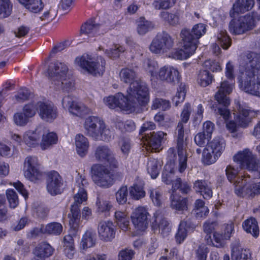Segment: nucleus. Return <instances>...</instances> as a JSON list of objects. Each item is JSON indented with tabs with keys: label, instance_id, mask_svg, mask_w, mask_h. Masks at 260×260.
<instances>
[{
	"label": "nucleus",
	"instance_id": "dca6fc26",
	"mask_svg": "<svg viewBox=\"0 0 260 260\" xmlns=\"http://www.w3.org/2000/svg\"><path fill=\"white\" fill-rule=\"evenodd\" d=\"M24 175L27 179L33 182H37L42 178L43 173L40 170L37 157L28 156L25 158Z\"/></svg>",
	"mask_w": 260,
	"mask_h": 260
},
{
	"label": "nucleus",
	"instance_id": "c756f323",
	"mask_svg": "<svg viewBox=\"0 0 260 260\" xmlns=\"http://www.w3.org/2000/svg\"><path fill=\"white\" fill-rule=\"evenodd\" d=\"M43 133V127L39 126L34 131H28L23 135V141L29 147H35L39 144L40 137Z\"/></svg>",
	"mask_w": 260,
	"mask_h": 260
},
{
	"label": "nucleus",
	"instance_id": "412c9836",
	"mask_svg": "<svg viewBox=\"0 0 260 260\" xmlns=\"http://www.w3.org/2000/svg\"><path fill=\"white\" fill-rule=\"evenodd\" d=\"M157 78L174 85L179 82L181 76L176 68L170 66H165L159 69Z\"/></svg>",
	"mask_w": 260,
	"mask_h": 260
},
{
	"label": "nucleus",
	"instance_id": "de8ad7c7",
	"mask_svg": "<svg viewBox=\"0 0 260 260\" xmlns=\"http://www.w3.org/2000/svg\"><path fill=\"white\" fill-rule=\"evenodd\" d=\"M99 134L95 140H101L106 142L109 141L113 136V132L106 125L105 122L102 123L100 126Z\"/></svg>",
	"mask_w": 260,
	"mask_h": 260
},
{
	"label": "nucleus",
	"instance_id": "2f4dec72",
	"mask_svg": "<svg viewBox=\"0 0 260 260\" xmlns=\"http://www.w3.org/2000/svg\"><path fill=\"white\" fill-rule=\"evenodd\" d=\"M170 206L172 209L177 211L187 210L188 199L186 198L182 197L177 193H171L170 196Z\"/></svg>",
	"mask_w": 260,
	"mask_h": 260
},
{
	"label": "nucleus",
	"instance_id": "6ab92c4d",
	"mask_svg": "<svg viewBox=\"0 0 260 260\" xmlns=\"http://www.w3.org/2000/svg\"><path fill=\"white\" fill-rule=\"evenodd\" d=\"M47 190L51 196L61 194L63 190V180L58 172L51 171L48 174Z\"/></svg>",
	"mask_w": 260,
	"mask_h": 260
},
{
	"label": "nucleus",
	"instance_id": "e433bc0d",
	"mask_svg": "<svg viewBox=\"0 0 260 260\" xmlns=\"http://www.w3.org/2000/svg\"><path fill=\"white\" fill-rule=\"evenodd\" d=\"M242 226L247 233L251 234L254 237L259 235V227L257 221L254 218L250 217L243 221Z\"/></svg>",
	"mask_w": 260,
	"mask_h": 260
},
{
	"label": "nucleus",
	"instance_id": "1a4fd4ad",
	"mask_svg": "<svg viewBox=\"0 0 260 260\" xmlns=\"http://www.w3.org/2000/svg\"><path fill=\"white\" fill-rule=\"evenodd\" d=\"M234 160L239 162L241 168L250 171L253 178H260L259 161L249 149L239 152L234 156Z\"/></svg>",
	"mask_w": 260,
	"mask_h": 260
},
{
	"label": "nucleus",
	"instance_id": "4d7b16f0",
	"mask_svg": "<svg viewBox=\"0 0 260 260\" xmlns=\"http://www.w3.org/2000/svg\"><path fill=\"white\" fill-rule=\"evenodd\" d=\"M6 196L10 208H15L19 204V199L16 192L12 189L6 191Z\"/></svg>",
	"mask_w": 260,
	"mask_h": 260
},
{
	"label": "nucleus",
	"instance_id": "f704fd0d",
	"mask_svg": "<svg viewBox=\"0 0 260 260\" xmlns=\"http://www.w3.org/2000/svg\"><path fill=\"white\" fill-rule=\"evenodd\" d=\"M193 188L197 192H200L205 199H210L212 196L211 188L205 180L196 181L193 184Z\"/></svg>",
	"mask_w": 260,
	"mask_h": 260
},
{
	"label": "nucleus",
	"instance_id": "a211bd4d",
	"mask_svg": "<svg viewBox=\"0 0 260 260\" xmlns=\"http://www.w3.org/2000/svg\"><path fill=\"white\" fill-rule=\"evenodd\" d=\"M62 105L72 115L82 117L90 113V109L85 105L73 100L71 96H64L62 100Z\"/></svg>",
	"mask_w": 260,
	"mask_h": 260
},
{
	"label": "nucleus",
	"instance_id": "423d86ee",
	"mask_svg": "<svg viewBox=\"0 0 260 260\" xmlns=\"http://www.w3.org/2000/svg\"><path fill=\"white\" fill-rule=\"evenodd\" d=\"M93 182L98 186L108 188L115 180H121L123 175L120 172H111L106 166L101 164H93L90 169Z\"/></svg>",
	"mask_w": 260,
	"mask_h": 260
},
{
	"label": "nucleus",
	"instance_id": "20e7f679",
	"mask_svg": "<svg viewBox=\"0 0 260 260\" xmlns=\"http://www.w3.org/2000/svg\"><path fill=\"white\" fill-rule=\"evenodd\" d=\"M88 183L87 180L81 176L76 178V182L73 188L74 202L71 205L70 213L68 214L70 218L69 224L74 230H77L80 223L81 213L80 205L87 199L86 188Z\"/></svg>",
	"mask_w": 260,
	"mask_h": 260
},
{
	"label": "nucleus",
	"instance_id": "393cba45",
	"mask_svg": "<svg viewBox=\"0 0 260 260\" xmlns=\"http://www.w3.org/2000/svg\"><path fill=\"white\" fill-rule=\"evenodd\" d=\"M154 220L152 228L154 231H158L161 235L166 236L171 231L170 223L159 211H156L153 216Z\"/></svg>",
	"mask_w": 260,
	"mask_h": 260
},
{
	"label": "nucleus",
	"instance_id": "4468645a",
	"mask_svg": "<svg viewBox=\"0 0 260 260\" xmlns=\"http://www.w3.org/2000/svg\"><path fill=\"white\" fill-rule=\"evenodd\" d=\"M93 157L97 162H107L112 169H117L119 167V162L113 151L108 145H100L96 146L93 151Z\"/></svg>",
	"mask_w": 260,
	"mask_h": 260
},
{
	"label": "nucleus",
	"instance_id": "f8f14e48",
	"mask_svg": "<svg viewBox=\"0 0 260 260\" xmlns=\"http://www.w3.org/2000/svg\"><path fill=\"white\" fill-rule=\"evenodd\" d=\"M174 45L172 37L166 31L157 34L149 46L151 52L155 54L167 53L172 49Z\"/></svg>",
	"mask_w": 260,
	"mask_h": 260
},
{
	"label": "nucleus",
	"instance_id": "680f3d73",
	"mask_svg": "<svg viewBox=\"0 0 260 260\" xmlns=\"http://www.w3.org/2000/svg\"><path fill=\"white\" fill-rule=\"evenodd\" d=\"M38 109L37 104L34 103H28L25 105L22 109V112L28 119L34 117L36 113V110Z\"/></svg>",
	"mask_w": 260,
	"mask_h": 260
},
{
	"label": "nucleus",
	"instance_id": "9d476101",
	"mask_svg": "<svg viewBox=\"0 0 260 260\" xmlns=\"http://www.w3.org/2000/svg\"><path fill=\"white\" fill-rule=\"evenodd\" d=\"M233 88L232 83L224 81L221 83L218 91L215 95V100L218 104L223 106V107L219 106L215 111L217 114L222 116L225 120L228 119L230 116V111L228 109V107L230 104V100L227 96V94L232 92Z\"/></svg>",
	"mask_w": 260,
	"mask_h": 260
},
{
	"label": "nucleus",
	"instance_id": "3c124183",
	"mask_svg": "<svg viewBox=\"0 0 260 260\" xmlns=\"http://www.w3.org/2000/svg\"><path fill=\"white\" fill-rule=\"evenodd\" d=\"M12 5L10 0H0V18L9 16L12 12Z\"/></svg>",
	"mask_w": 260,
	"mask_h": 260
},
{
	"label": "nucleus",
	"instance_id": "0e129e2a",
	"mask_svg": "<svg viewBox=\"0 0 260 260\" xmlns=\"http://www.w3.org/2000/svg\"><path fill=\"white\" fill-rule=\"evenodd\" d=\"M203 67L205 70H209L213 72L221 70V67L218 62L210 59L206 60L203 64Z\"/></svg>",
	"mask_w": 260,
	"mask_h": 260
},
{
	"label": "nucleus",
	"instance_id": "c9c22d12",
	"mask_svg": "<svg viewBox=\"0 0 260 260\" xmlns=\"http://www.w3.org/2000/svg\"><path fill=\"white\" fill-rule=\"evenodd\" d=\"M251 257L250 252L248 250L243 249L237 243L232 247V260H250Z\"/></svg>",
	"mask_w": 260,
	"mask_h": 260
},
{
	"label": "nucleus",
	"instance_id": "b1692460",
	"mask_svg": "<svg viewBox=\"0 0 260 260\" xmlns=\"http://www.w3.org/2000/svg\"><path fill=\"white\" fill-rule=\"evenodd\" d=\"M68 71V68L64 63L57 61L49 66L48 74L51 80L59 81L66 77Z\"/></svg>",
	"mask_w": 260,
	"mask_h": 260
},
{
	"label": "nucleus",
	"instance_id": "a19ab883",
	"mask_svg": "<svg viewBox=\"0 0 260 260\" xmlns=\"http://www.w3.org/2000/svg\"><path fill=\"white\" fill-rule=\"evenodd\" d=\"M63 227L59 222H53L45 225H44V234L58 236L61 234Z\"/></svg>",
	"mask_w": 260,
	"mask_h": 260
},
{
	"label": "nucleus",
	"instance_id": "a18cd8bd",
	"mask_svg": "<svg viewBox=\"0 0 260 260\" xmlns=\"http://www.w3.org/2000/svg\"><path fill=\"white\" fill-rule=\"evenodd\" d=\"M43 129H44L43 128ZM43 136L41 147L43 150H45L50 147L51 145L56 144L57 142V137L56 134L50 133L46 136L44 135V129L42 135Z\"/></svg>",
	"mask_w": 260,
	"mask_h": 260
},
{
	"label": "nucleus",
	"instance_id": "0eeeda50",
	"mask_svg": "<svg viewBox=\"0 0 260 260\" xmlns=\"http://www.w3.org/2000/svg\"><path fill=\"white\" fill-rule=\"evenodd\" d=\"M106 105L110 109L118 107L121 110L128 113L135 112L140 106L146 105L141 103L134 98H130L128 94L125 96L123 93L118 92L114 96H109L104 99Z\"/></svg>",
	"mask_w": 260,
	"mask_h": 260
},
{
	"label": "nucleus",
	"instance_id": "09e8293b",
	"mask_svg": "<svg viewBox=\"0 0 260 260\" xmlns=\"http://www.w3.org/2000/svg\"><path fill=\"white\" fill-rule=\"evenodd\" d=\"M96 206V211L99 213H107L112 207L110 201L104 200L99 196L97 197Z\"/></svg>",
	"mask_w": 260,
	"mask_h": 260
},
{
	"label": "nucleus",
	"instance_id": "9b49d317",
	"mask_svg": "<svg viewBox=\"0 0 260 260\" xmlns=\"http://www.w3.org/2000/svg\"><path fill=\"white\" fill-rule=\"evenodd\" d=\"M225 146L224 142L219 139H214L209 142L203 152V163L206 165L215 163L223 152Z\"/></svg>",
	"mask_w": 260,
	"mask_h": 260
},
{
	"label": "nucleus",
	"instance_id": "774afa93",
	"mask_svg": "<svg viewBox=\"0 0 260 260\" xmlns=\"http://www.w3.org/2000/svg\"><path fill=\"white\" fill-rule=\"evenodd\" d=\"M135 252L131 249L125 248L119 252L118 255V260H132Z\"/></svg>",
	"mask_w": 260,
	"mask_h": 260
},
{
	"label": "nucleus",
	"instance_id": "bb28decb",
	"mask_svg": "<svg viewBox=\"0 0 260 260\" xmlns=\"http://www.w3.org/2000/svg\"><path fill=\"white\" fill-rule=\"evenodd\" d=\"M98 231L100 238L104 241H110L115 237V231L112 221H103L99 223Z\"/></svg>",
	"mask_w": 260,
	"mask_h": 260
},
{
	"label": "nucleus",
	"instance_id": "ea45409f",
	"mask_svg": "<svg viewBox=\"0 0 260 260\" xmlns=\"http://www.w3.org/2000/svg\"><path fill=\"white\" fill-rule=\"evenodd\" d=\"M30 12L38 13L42 10L44 5L41 0H17Z\"/></svg>",
	"mask_w": 260,
	"mask_h": 260
},
{
	"label": "nucleus",
	"instance_id": "e2e57ef3",
	"mask_svg": "<svg viewBox=\"0 0 260 260\" xmlns=\"http://www.w3.org/2000/svg\"><path fill=\"white\" fill-rule=\"evenodd\" d=\"M30 96V92L26 88H21L16 94L13 100L17 103H22L28 100Z\"/></svg>",
	"mask_w": 260,
	"mask_h": 260
},
{
	"label": "nucleus",
	"instance_id": "bf43d9fd",
	"mask_svg": "<svg viewBox=\"0 0 260 260\" xmlns=\"http://www.w3.org/2000/svg\"><path fill=\"white\" fill-rule=\"evenodd\" d=\"M186 95L185 85L181 84L179 87L177 89L176 95L173 98L172 101L175 106H177L179 103H182L185 99Z\"/></svg>",
	"mask_w": 260,
	"mask_h": 260
},
{
	"label": "nucleus",
	"instance_id": "39448f33",
	"mask_svg": "<svg viewBox=\"0 0 260 260\" xmlns=\"http://www.w3.org/2000/svg\"><path fill=\"white\" fill-rule=\"evenodd\" d=\"M192 109L189 104L186 103L181 114V121L178 123L176 128L175 137L176 148L179 156L180 172H182L187 167V156L186 149L187 146V138L184 137L183 123H186L189 120Z\"/></svg>",
	"mask_w": 260,
	"mask_h": 260
},
{
	"label": "nucleus",
	"instance_id": "2eb2a0df",
	"mask_svg": "<svg viewBox=\"0 0 260 260\" xmlns=\"http://www.w3.org/2000/svg\"><path fill=\"white\" fill-rule=\"evenodd\" d=\"M250 175H247L246 179L239 178L235 183V193L239 196H248L253 197L260 194V182L250 184Z\"/></svg>",
	"mask_w": 260,
	"mask_h": 260
},
{
	"label": "nucleus",
	"instance_id": "ddd939ff",
	"mask_svg": "<svg viewBox=\"0 0 260 260\" xmlns=\"http://www.w3.org/2000/svg\"><path fill=\"white\" fill-rule=\"evenodd\" d=\"M112 28V25L109 20L96 23L93 20H89L81 27V35H86L89 38H93L98 35H103Z\"/></svg>",
	"mask_w": 260,
	"mask_h": 260
},
{
	"label": "nucleus",
	"instance_id": "a878e982",
	"mask_svg": "<svg viewBox=\"0 0 260 260\" xmlns=\"http://www.w3.org/2000/svg\"><path fill=\"white\" fill-rule=\"evenodd\" d=\"M103 120L97 117L89 116L84 122V127L86 135L93 139H97L99 134L100 126Z\"/></svg>",
	"mask_w": 260,
	"mask_h": 260
},
{
	"label": "nucleus",
	"instance_id": "f3484780",
	"mask_svg": "<svg viewBox=\"0 0 260 260\" xmlns=\"http://www.w3.org/2000/svg\"><path fill=\"white\" fill-rule=\"evenodd\" d=\"M236 18H233L229 23V30L232 34L241 35L253 28L254 19L251 16H241L238 19Z\"/></svg>",
	"mask_w": 260,
	"mask_h": 260
},
{
	"label": "nucleus",
	"instance_id": "7ed1b4c3",
	"mask_svg": "<svg viewBox=\"0 0 260 260\" xmlns=\"http://www.w3.org/2000/svg\"><path fill=\"white\" fill-rule=\"evenodd\" d=\"M120 80L129 84L127 93L130 98H134L147 105L149 101L148 88L146 84L138 79L137 72L132 68H125L119 72Z\"/></svg>",
	"mask_w": 260,
	"mask_h": 260
},
{
	"label": "nucleus",
	"instance_id": "aec40b11",
	"mask_svg": "<svg viewBox=\"0 0 260 260\" xmlns=\"http://www.w3.org/2000/svg\"><path fill=\"white\" fill-rule=\"evenodd\" d=\"M238 113L236 116V120L239 126L242 127H247L259 114L258 111L251 109L250 108L239 105Z\"/></svg>",
	"mask_w": 260,
	"mask_h": 260
},
{
	"label": "nucleus",
	"instance_id": "338daca9",
	"mask_svg": "<svg viewBox=\"0 0 260 260\" xmlns=\"http://www.w3.org/2000/svg\"><path fill=\"white\" fill-rule=\"evenodd\" d=\"M29 119L23 114V112H18L14 114L13 120L14 123L19 126H24L28 122Z\"/></svg>",
	"mask_w": 260,
	"mask_h": 260
},
{
	"label": "nucleus",
	"instance_id": "6e6d98bb",
	"mask_svg": "<svg viewBox=\"0 0 260 260\" xmlns=\"http://www.w3.org/2000/svg\"><path fill=\"white\" fill-rule=\"evenodd\" d=\"M187 222L185 221H181L180 223L175 236L176 242L179 244L182 242L187 237V233L185 228Z\"/></svg>",
	"mask_w": 260,
	"mask_h": 260
},
{
	"label": "nucleus",
	"instance_id": "7c9ffc66",
	"mask_svg": "<svg viewBox=\"0 0 260 260\" xmlns=\"http://www.w3.org/2000/svg\"><path fill=\"white\" fill-rule=\"evenodd\" d=\"M54 251V249L48 243L42 242L39 244L35 248V255L41 260L51 256Z\"/></svg>",
	"mask_w": 260,
	"mask_h": 260
},
{
	"label": "nucleus",
	"instance_id": "603ef678",
	"mask_svg": "<svg viewBox=\"0 0 260 260\" xmlns=\"http://www.w3.org/2000/svg\"><path fill=\"white\" fill-rule=\"evenodd\" d=\"M148 193L153 203L157 206H160L162 201V192L160 189L150 187Z\"/></svg>",
	"mask_w": 260,
	"mask_h": 260
},
{
	"label": "nucleus",
	"instance_id": "4be33fe9",
	"mask_svg": "<svg viewBox=\"0 0 260 260\" xmlns=\"http://www.w3.org/2000/svg\"><path fill=\"white\" fill-rule=\"evenodd\" d=\"M38 114L41 118L47 122L53 121L57 116V109L51 103H37Z\"/></svg>",
	"mask_w": 260,
	"mask_h": 260
},
{
	"label": "nucleus",
	"instance_id": "5701e85b",
	"mask_svg": "<svg viewBox=\"0 0 260 260\" xmlns=\"http://www.w3.org/2000/svg\"><path fill=\"white\" fill-rule=\"evenodd\" d=\"M148 215L147 210L143 207H139L134 211L131 218L133 224L137 230L142 231L147 228Z\"/></svg>",
	"mask_w": 260,
	"mask_h": 260
},
{
	"label": "nucleus",
	"instance_id": "58836bf2",
	"mask_svg": "<svg viewBox=\"0 0 260 260\" xmlns=\"http://www.w3.org/2000/svg\"><path fill=\"white\" fill-rule=\"evenodd\" d=\"M115 219L117 225L122 230L126 231L128 230L129 220L126 212L120 211H116Z\"/></svg>",
	"mask_w": 260,
	"mask_h": 260
},
{
	"label": "nucleus",
	"instance_id": "4c0bfd02",
	"mask_svg": "<svg viewBox=\"0 0 260 260\" xmlns=\"http://www.w3.org/2000/svg\"><path fill=\"white\" fill-rule=\"evenodd\" d=\"M96 242V235L92 230H87L83 235L81 242V247L83 249L94 246Z\"/></svg>",
	"mask_w": 260,
	"mask_h": 260
},
{
	"label": "nucleus",
	"instance_id": "473e14b6",
	"mask_svg": "<svg viewBox=\"0 0 260 260\" xmlns=\"http://www.w3.org/2000/svg\"><path fill=\"white\" fill-rule=\"evenodd\" d=\"M75 145L77 152L80 156L83 157L87 154L89 146V141L83 135L76 136Z\"/></svg>",
	"mask_w": 260,
	"mask_h": 260
},
{
	"label": "nucleus",
	"instance_id": "864d4df0",
	"mask_svg": "<svg viewBox=\"0 0 260 260\" xmlns=\"http://www.w3.org/2000/svg\"><path fill=\"white\" fill-rule=\"evenodd\" d=\"M129 191L131 197L134 200H139L145 196V192L143 188L137 184H134L129 188Z\"/></svg>",
	"mask_w": 260,
	"mask_h": 260
},
{
	"label": "nucleus",
	"instance_id": "f257e3e1",
	"mask_svg": "<svg viewBox=\"0 0 260 260\" xmlns=\"http://www.w3.org/2000/svg\"><path fill=\"white\" fill-rule=\"evenodd\" d=\"M240 63L245 66L239 81L246 92L260 97V54L248 52L241 57Z\"/></svg>",
	"mask_w": 260,
	"mask_h": 260
},
{
	"label": "nucleus",
	"instance_id": "79ce46f5",
	"mask_svg": "<svg viewBox=\"0 0 260 260\" xmlns=\"http://www.w3.org/2000/svg\"><path fill=\"white\" fill-rule=\"evenodd\" d=\"M154 28V24L144 17H141L138 22L137 32L140 35L143 36Z\"/></svg>",
	"mask_w": 260,
	"mask_h": 260
},
{
	"label": "nucleus",
	"instance_id": "72a5a7b5",
	"mask_svg": "<svg viewBox=\"0 0 260 260\" xmlns=\"http://www.w3.org/2000/svg\"><path fill=\"white\" fill-rule=\"evenodd\" d=\"M179 157V156L178 155ZM179 159H178V165L176 166L175 163L172 162H168L165 166V173L162 175V180L167 184H170L172 183V179L171 175L174 174L177 170L180 173H182L185 170L186 168L182 172H180L179 169Z\"/></svg>",
	"mask_w": 260,
	"mask_h": 260
},
{
	"label": "nucleus",
	"instance_id": "13d9d810",
	"mask_svg": "<svg viewBox=\"0 0 260 260\" xmlns=\"http://www.w3.org/2000/svg\"><path fill=\"white\" fill-rule=\"evenodd\" d=\"M118 144L122 154L124 156H127L132 148L130 140L127 138H122L119 142Z\"/></svg>",
	"mask_w": 260,
	"mask_h": 260
},
{
	"label": "nucleus",
	"instance_id": "c85d7f7f",
	"mask_svg": "<svg viewBox=\"0 0 260 260\" xmlns=\"http://www.w3.org/2000/svg\"><path fill=\"white\" fill-rule=\"evenodd\" d=\"M254 4L253 0H237L230 11L231 17H237L239 13H244L251 10Z\"/></svg>",
	"mask_w": 260,
	"mask_h": 260
},
{
	"label": "nucleus",
	"instance_id": "cd10ccee",
	"mask_svg": "<svg viewBox=\"0 0 260 260\" xmlns=\"http://www.w3.org/2000/svg\"><path fill=\"white\" fill-rule=\"evenodd\" d=\"M167 134L162 132L157 133H150V135L146 136V141L148 145L155 151H159L161 149L162 143L166 140Z\"/></svg>",
	"mask_w": 260,
	"mask_h": 260
},
{
	"label": "nucleus",
	"instance_id": "052dcab7",
	"mask_svg": "<svg viewBox=\"0 0 260 260\" xmlns=\"http://www.w3.org/2000/svg\"><path fill=\"white\" fill-rule=\"evenodd\" d=\"M170 107L169 101L162 99L156 98L152 102L151 106L152 109H161L162 110H166Z\"/></svg>",
	"mask_w": 260,
	"mask_h": 260
},
{
	"label": "nucleus",
	"instance_id": "37998d69",
	"mask_svg": "<svg viewBox=\"0 0 260 260\" xmlns=\"http://www.w3.org/2000/svg\"><path fill=\"white\" fill-rule=\"evenodd\" d=\"M239 170L238 168H235L232 165H228L225 169V174L226 177L229 181L233 182L234 185L235 186V183L237 181V179L239 178H243L244 179H246L247 178V175H244L243 176L238 177Z\"/></svg>",
	"mask_w": 260,
	"mask_h": 260
},
{
	"label": "nucleus",
	"instance_id": "f03ea898",
	"mask_svg": "<svg viewBox=\"0 0 260 260\" xmlns=\"http://www.w3.org/2000/svg\"><path fill=\"white\" fill-rule=\"evenodd\" d=\"M206 31V25L203 23L194 25L191 30L183 28L180 34L182 48L175 50L171 53V56L180 60L188 58L195 52L199 43V39L205 34Z\"/></svg>",
	"mask_w": 260,
	"mask_h": 260
},
{
	"label": "nucleus",
	"instance_id": "c03bdc74",
	"mask_svg": "<svg viewBox=\"0 0 260 260\" xmlns=\"http://www.w3.org/2000/svg\"><path fill=\"white\" fill-rule=\"evenodd\" d=\"M161 168L157 159L150 158L147 163V171L153 179L156 178L159 174Z\"/></svg>",
	"mask_w": 260,
	"mask_h": 260
},
{
	"label": "nucleus",
	"instance_id": "8fccbe9b",
	"mask_svg": "<svg viewBox=\"0 0 260 260\" xmlns=\"http://www.w3.org/2000/svg\"><path fill=\"white\" fill-rule=\"evenodd\" d=\"M217 41L224 49H228L231 45V40L224 29L220 30L217 35Z\"/></svg>",
	"mask_w": 260,
	"mask_h": 260
},
{
	"label": "nucleus",
	"instance_id": "6e6552de",
	"mask_svg": "<svg viewBox=\"0 0 260 260\" xmlns=\"http://www.w3.org/2000/svg\"><path fill=\"white\" fill-rule=\"evenodd\" d=\"M75 62L81 69L93 76H101L105 71L106 61L101 56L93 59L88 55H83L77 57Z\"/></svg>",
	"mask_w": 260,
	"mask_h": 260
},
{
	"label": "nucleus",
	"instance_id": "49530a36",
	"mask_svg": "<svg viewBox=\"0 0 260 260\" xmlns=\"http://www.w3.org/2000/svg\"><path fill=\"white\" fill-rule=\"evenodd\" d=\"M213 79V75L207 70L200 71L198 76V82L203 87L209 85Z\"/></svg>",
	"mask_w": 260,
	"mask_h": 260
},
{
	"label": "nucleus",
	"instance_id": "69168bd1",
	"mask_svg": "<svg viewBox=\"0 0 260 260\" xmlns=\"http://www.w3.org/2000/svg\"><path fill=\"white\" fill-rule=\"evenodd\" d=\"M117 127L121 129L122 131L131 132L135 129L136 125L135 122L132 120H127L124 123L123 122H119L116 125Z\"/></svg>",
	"mask_w": 260,
	"mask_h": 260
},
{
	"label": "nucleus",
	"instance_id": "5fc2aeb1",
	"mask_svg": "<svg viewBox=\"0 0 260 260\" xmlns=\"http://www.w3.org/2000/svg\"><path fill=\"white\" fill-rule=\"evenodd\" d=\"M116 199L119 204L123 205L127 201L128 189L126 186H122L116 192Z\"/></svg>",
	"mask_w": 260,
	"mask_h": 260
}]
</instances>
